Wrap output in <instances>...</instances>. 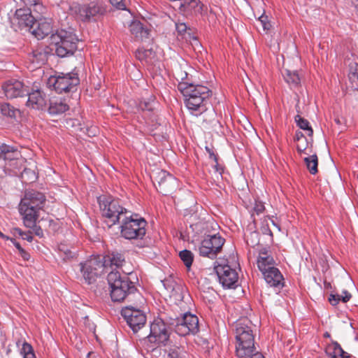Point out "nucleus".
Segmentation results:
<instances>
[{"mask_svg": "<svg viewBox=\"0 0 358 358\" xmlns=\"http://www.w3.org/2000/svg\"><path fill=\"white\" fill-rule=\"evenodd\" d=\"M187 76L186 72H181L180 76L177 78L181 80L178 85V89L182 93L185 105L190 113L199 116L207 110L206 103L212 95V92L206 86L185 81Z\"/></svg>", "mask_w": 358, "mask_h": 358, "instance_id": "nucleus-1", "label": "nucleus"}, {"mask_svg": "<svg viewBox=\"0 0 358 358\" xmlns=\"http://www.w3.org/2000/svg\"><path fill=\"white\" fill-rule=\"evenodd\" d=\"M45 201V196L40 192L31 189L24 193L19 205V212L25 227H36L39 211L43 208Z\"/></svg>", "mask_w": 358, "mask_h": 358, "instance_id": "nucleus-2", "label": "nucleus"}, {"mask_svg": "<svg viewBox=\"0 0 358 358\" xmlns=\"http://www.w3.org/2000/svg\"><path fill=\"white\" fill-rule=\"evenodd\" d=\"M23 159L20 152L14 146L5 143H0V167L3 169L6 174L17 176L21 173L24 178L25 175L31 173L32 178H36L35 173L27 169H22Z\"/></svg>", "mask_w": 358, "mask_h": 358, "instance_id": "nucleus-3", "label": "nucleus"}, {"mask_svg": "<svg viewBox=\"0 0 358 358\" xmlns=\"http://www.w3.org/2000/svg\"><path fill=\"white\" fill-rule=\"evenodd\" d=\"M110 288V297L113 301L120 302L136 292L134 282L127 275H121L120 271H110L107 276Z\"/></svg>", "mask_w": 358, "mask_h": 358, "instance_id": "nucleus-4", "label": "nucleus"}, {"mask_svg": "<svg viewBox=\"0 0 358 358\" xmlns=\"http://www.w3.org/2000/svg\"><path fill=\"white\" fill-rule=\"evenodd\" d=\"M102 216L109 227L119 223L130 211L120 204L117 199L110 196L102 195L98 198Z\"/></svg>", "mask_w": 358, "mask_h": 358, "instance_id": "nucleus-5", "label": "nucleus"}, {"mask_svg": "<svg viewBox=\"0 0 358 358\" xmlns=\"http://www.w3.org/2000/svg\"><path fill=\"white\" fill-rule=\"evenodd\" d=\"M51 41L55 45V53L59 57L73 55L78 48V38L71 30L61 29L52 34Z\"/></svg>", "mask_w": 358, "mask_h": 358, "instance_id": "nucleus-6", "label": "nucleus"}, {"mask_svg": "<svg viewBox=\"0 0 358 358\" xmlns=\"http://www.w3.org/2000/svg\"><path fill=\"white\" fill-rule=\"evenodd\" d=\"M147 222L137 214L130 211L122 219L120 226L121 236L125 239H142L146 233Z\"/></svg>", "mask_w": 358, "mask_h": 358, "instance_id": "nucleus-7", "label": "nucleus"}, {"mask_svg": "<svg viewBox=\"0 0 358 358\" xmlns=\"http://www.w3.org/2000/svg\"><path fill=\"white\" fill-rule=\"evenodd\" d=\"M80 79L77 73H59L51 76L47 81L49 88L53 89L58 94L73 92L77 90Z\"/></svg>", "mask_w": 358, "mask_h": 358, "instance_id": "nucleus-8", "label": "nucleus"}, {"mask_svg": "<svg viewBox=\"0 0 358 358\" xmlns=\"http://www.w3.org/2000/svg\"><path fill=\"white\" fill-rule=\"evenodd\" d=\"M80 280L87 285L96 282V279L105 272L104 264L100 255H92L88 259L79 264Z\"/></svg>", "mask_w": 358, "mask_h": 358, "instance_id": "nucleus-9", "label": "nucleus"}, {"mask_svg": "<svg viewBox=\"0 0 358 358\" xmlns=\"http://www.w3.org/2000/svg\"><path fill=\"white\" fill-rule=\"evenodd\" d=\"M224 243L225 239L219 234L206 235L199 245V255L213 259L221 252Z\"/></svg>", "mask_w": 358, "mask_h": 358, "instance_id": "nucleus-10", "label": "nucleus"}, {"mask_svg": "<svg viewBox=\"0 0 358 358\" xmlns=\"http://www.w3.org/2000/svg\"><path fill=\"white\" fill-rule=\"evenodd\" d=\"M173 332L178 336H189L199 332V319L195 315L186 313L182 317L177 318L171 323Z\"/></svg>", "mask_w": 358, "mask_h": 358, "instance_id": "nucleus-11", "label": "nucleus"}, {"mask_svg": "<svg viewBox=\"0 0 358 358\" xmlns=\"http://www.w3.org/2000/svg\"><path fill=\"white\" fill-rule=\"evenodd\" d=\"M106 8L101 2H90L79 6L77 14L83 22L96 21L106 13Z\"/></svg>", "mask_w": 358, "mask_h": 358, "instance_id": "nucleus-12", "label": "nucleus"}, {"mask_svg": "<svg viewBox=\"0 0 358 358\" xmlns=\"http://www.w3.org/2000/svg\"><path fill=\"white\" fill-rule=\"evenodd\" d=\"M121 314L134 334L143 327L146 322V316L144 313L133 306L122 308Z\"/></svg>", "mask_w": 358, "mask_h": 358, "instance_id": "nucleus-13", "label": "nucleus"}, {"mask_svg": "<svg viewBox=\"0 0 358 358\" xmlns=\"http://www.w3.org/2000/svg\"><path fill=\"white\" fill-rule=\"evenodd\" d=\"M219 282L224 288H234L238 279V273L229 265H218L215 266Z\"/></svg>", "mask_w": 358, "mask_h": 358, "instance_id": "nucleus-14", "label": "nucleus"}, {"mask_svg": "<svg viewBox=\"0 0 358 358\" xmlns=\"http://www.w3.org/2000/svg\"><path fill=\"white\" fill-rule=\"evenodd\" d=\"M36 17L28 31L36 38L43 39L52 32V20L48 17Z\"/></svg>", "mask_w": 358, "mask_h": 358, "instance_id": "nucleus-15", "label": "nucleus"}, {"mask_svg": "<svg viewBox=\"0 0 358 358\" xmlns=\"http://www.w3.org/2000/svg\"><path fill=\"white\" fill-rule=\"evenodd\" d=\"M36 17L32 14L31 8H21L16 10L11 23L20 29L29 30Z\"/></svg>", "mask_w": 358, "mask_h": 358, "instance_id": "nucleus-16", "label": "nucleus"}, {"mask_svg": "<svg viewBox=\"0 0 358 358\" xmlns=\"http://www.w3.org/2000/svg\"><path fill=\"white\" fill-rule=\"evenodd\" d=\"M2 90L8 99L22 96L27 93V87L17 79H10L6 81L2 85Z\"/></svg>", "mask_w": 358, "mask_h": 358, "instance_id": "nucleus-17", "label": "nucleus"}, {"mask_svg": "<svg viewBox=\"0 0 358 358\" xmlns=\"http://www.w3.org/2000/svg\"><path fill=\"white\" fill-rule=\"evenodd\" d=\"M157 182L159 191L164 195L170 194L178 186L176 178L164 170L157 173Z\"/></svg>", "mask_w": 358, "mask_h": 358, "instance_id": "nucleus-18", "label": "nucleus"}, {"mask_svg": "<svg viewBox=\"0 0 358 358\" xmlns=\"http://www.w3.org/2000/svg\"><path fill=\"white\" fill-rule=\"evenodd\" d=\"M236 354L238 357H246L256 351L254 337H235Z\"/></svg>", "mask_w": 358, "mask_h": 358, "instance_id": "nucleus-19", "label": "nucleus"}, {"mask_svg": "<svg viewBox=\"0 0 358 358\" xmlns=\"http://www.w3.org/2000/svg\"><path fill=\"white\" fill-rule=\"evenodd\" d=\"M25 95L28 96L26 103L27 107L36 110H43L46 105L45 94L40 90H33L29 92L27 90V93Z\"/></svg>", "mask_w": 358, "mask_h": 358, "instance_id": "nucleus-20", "label": "nucleus"}, {"mask_svg": "<svg viewBox=\"0 0 358 358\" xmlns=\"http://www.w3.org/2000/svg\"><path fill=\"white\" fill-rule=\"evenodd\" d=\"M261 272L264 275L266 282L271 287H273L278 289H281L283 287L284 278L278 268H270V269H267Z\"/></svg>", "mask_w": 358, "mask_h": 358, "instance_id": "nucleus-21", "label": "nucleus"}, {"mask_svg": "<svg viewBox=\"0 0 358 358\" xmlns=\"http://www.w3.org/2000/svg\"><path fill=\"white\" fill-rule=\"evenodd\" d=\"M100 259L101 263L104 264V271H107L108 268H110L113 271H119L120 267L124 263V258L122 255L120 253H111L106 256H101Z\"/></svg>", "mask_w": 358, "mask_h": 358, "instance_id": "nucleus-22", "label": "nucleus"}, {"mask_svg": "<svg viewBox=\"0 0 358 358\" xmlns=\"http://www.w3.org/2000/svg\"><path fill=\"white\" fill-rule=\"evenodd\" d=\"M275 261L271 255V251L268 248H262L259 252L257 258V266L260 271H264L270 268H275Z\"/></svg>", "mask_w": 358, "mask_h": 358, "instance_id": "nucleus-23", "label": "nucleus"}, {"mask_svg": "<svg viewBox=\"0 0 358 358\" xmlns=\"http://www.w3.org/2000/svg\"><path fill=\"white\" fill-rule=\"evenodd\" d=\"M173 331V327L167 329L166 324L161 318L155 319L150 324V332L148 336H170Z\"/></svg>", "mask_w": 358, "mask_h": 358, "instance_id": "nucleus-24", "label": "nucleus"}, {"mask_svg": "<svg viewBox=\"0 0 358 358\" xmlns=\"http://www.w3.org/2000/svg\"><path fill=\"white\" fill-rule=\"evenodd\" d=\"M69 109V106L65 99H55L50 101L48 113L51 115H62Z\"/></svg>", "mask_w": 358, "mask_h": 358, "instance_id": "nucleus-25", "label": "nucleus"}, {"mask_svg": "<svg viewBox=\"0 0 358 358\" xmlns=\"http://www.w3.org/2000/svg\"><path fill=\"white\" fill-rule=\"evenodd\" d=\"M129 30L137 40L143 41L149 35V30L140 21H132L129 25Z\"/></svg>", "mask_w": 358, "mask_h": 358, "instance_id": "nucleus-26", "label": "nucleus"}, {"mask_svg": "<svg viewBox=\"0 0 358 358\" xmlns=\"http://www.w3.org/2000/svg\"><path fill=\"white\" fill-rule=\"evenodd\" d=\"M203 5L199 0H184L181 3L180 9L182 12L187 13H201Z\"/></svg>", "mask_w": 358, "mask_h": 358, "instance_id": "nucleus-27", "label": "nucleus"}, {"mask_svg": "<svg viewBox=\"0 0 358 358\" xmlns=\"http://www.w3.org/2000/svg\"><path fill=\"white\" fill-rule=\"evenodd\" d=\"M47 52L42 49L33 50L29 56V61L34 65V68H39L47 61Z\"/></svg>", "mask_w": 358, "mask_h": 358, "instance_id": "nucleus-28", "label": "nucleus"}, {"mask_svg": "<svg viewBox=\"0 0 358 358\" xmlns=\"http://www.w3.org/2000/svg\"><path fill=\"white\" fill-rule=\"evenodd\" d=\"M326 352L329 358H351L337 342L329 345Z\"/></svg>", "mask_w": 358, "mask_h": 358, "instance_id": "nucleus-29", "label": "nucleus"}, {"mask_svg": "<svg viewBox=\"0 0 358 358\" xmlns=\"http://www.w3.org/2000/svg\"><path fill=\"white\" fill-rule=\"evenodd\" d=\"M155 56V52L152 49H144L139 48L136 51V57L141 62H145L148 64H153V59Z\"/></svg>", "mask_w": 358, "mask_h": 358, "instance_id": "nucleus-30", "label": "nucleus"}, {"mask_svg": "<svg viewBox=\"0 0 358 358\" xmlns=\"http://www.w3.org/2000/svg\"><path fill=\"white\" fill-rule=\"evenodd\" d=\"M283 76L285 81L291 86V87H296L300 83V77L297 73V71L285 70L283 73Z\"/></svg>", "mask_w": 358, "mask_h": 358, "instance_id": "nucleus-31", "label": "nucleus"}, {"mask_svg": "<svg viewBox=\"0 0 358 358\" xmlns=\"http://www.w3.org/2000/svg\"><path fill=\"white\" fill-rule=\"evenodd\" d=\"M58 253L64 261L72 259L76 255L75 252L71 251L69 247L64 243H61L58 245Z\"/></svg>", "mask_w": 358, "mask_h": 358, "instance_id": "nucleus-32", "label": "nucleus"}, {"mask_svg": "<svg viewBox=\"0 0 358 358\" xmlns=\"http://www.w3.org/2000/svg\"><path fill=\"white\" fill-rule=\"evenodd\" d=\"M305 164L310 173L315 175L317 172L318 159L316 154L304 158Z\"/></svg>", "mask_w": 358, "mask_h": 358, "instance_id": "nucleus-33", "label": "nucleus"}, {"mask_svg": "<svg viewBox=\"0 0 358 358\" xmlns=\"http://www.w3.org/2000/svg\"><path fill=\"white\" fill-rule=\"evenodd\" d=\"M0 110L3 115L10 117H16L17 115H20V113L19 109L15 108L13 106L8 103H1Z\"/></svg>", "mask_w": 358, "mask_h": 358, "instance_id": "nucleus-34", "label": "nucleus"}, {"mask_svg": "<svg viewBox=\"0 0 358 358\" xmlns=\"http://www.w3.org/2000/svg\"><path fill=\"white\" fill-rule=\"evenodd\" d=\"M139 342L148 351L153 350L158 347V337H143L139 339Z\"/></svg>", "mask_w": 358, "mask_h": 358, "instance_id": "nucleus-35", "label": "nucleus"}, {"mask_svg": "<svg viewBox=\"0 0 358 358\" xmlns=\"http://www.w3.org/2000/svg\"><path fill=\"white\" fill-rule=\"evenodd\" d=\"M295 121L296 122L297 126L300 129L308 131V136L309 137L313 136V130L311 128V127L310 126V123L307 120H306V119L301 117L300 115H297L295 117Z\"/></svg>", "mask_w": 358, "mask_h": 358, "instance_id": "nucleus-36", "label": "nucleus"}, {"mask_svg": "<svg viewBox=\"0 0 358 358\" xmlns=\"http://www.w3.org/2000/svg\"><path fill=\"white\" fill-rule=\"evenodd\" d=\"M179 257L185 266L189 269L194 261L193 253L188 250H183L179 252Z\"/></svg>", "mask_w": 358, "mask_h": 358, "instance_id": "nucleus-37", "label": "nucleus"}, {"mask_svg": "<svg viewBox=\"0 0 358 358\" xmlns=\"http://www.w3.org/2000/svg\"><path fill=\"white\" fill-rule=\"evenodd\" d=\"M349 78L352 82L358 81V63L351 62L349 64Z\"/></svg>", "mask_w": 358, "mask_h": 358, "instance_id": "nucleus-38", "label": "nucleus"}, {"mask_svg": "<svg viewBox=\"0 0 358 358\" xmlns=\"http://www.w3.org/2000/svg\"><path fill=\"white\" fill-rule=\"evenodd\" d=\"M21 352L23 354V358H36L32 346L26 342L22 345Z\"/></svg>", "mask_w": 358, "mask_h": 358, "instance_id": "nucleus-39", "label": "nucleus"}, {"mask_svg": "<svg viewBox=\"0 0 358 358\" xmlns=\"http://www.w3.org/2000/svg\"><path fill=\"white\" fill-rule=\"evenodd\" d=\"M31 10L34 16L43 17L42 15L45 12L46 8L38 1L31 7Z\"/></svg>", "mask_w": 358, "mask_h": 358, "instance_id": "nucleus-40", "label": "nucleus"}, {"mask_svg": "<svg viewBox=\"0 0 358 358\" xmlns=\"http://www.w3.org/2000/svg\"><path fill=\"white\" fill-rule=\"evenodd\" d=\"M155 102L154 100L149 101H141L138 104V108L141 110L151 111L154 108Z\"/></svg>", "mask_w": 358, "mask_h": 358, "instance_id": "nucleus-41", "label": "nucleus"}, {"mask_svg": "<svg viewBox=\"0 0 358 358\" xmlns=\"http://www.w3.org/2000/svg\"><path fill=\"white\" fill-rule=\"evenodd\" d=\"M236 336H252V331L248 327H243L241 324H236Z\"/></svg>", "mask_w": 358, "mask_h": 358, "instance_id": "nucleus-42", "label": "nucleus"}, {"mask_svg": "<svg viewBox=\"0 0 358 358\" xmlns=\"http://www.w3.org/2000/svg\"><path fill=\"white\" fill-rule=\"evenodd\" d=\"M15 232L22 237V239L27 241L28 242H31L33 240V236L30 231L24 232L22 231L19 228L15 229Z\"/></svg>", "mask_w": 358, "mask_h": 358, "instance_id": "nucleus-43", "label": "nucleus"}, {"mask_svg": "<svg viewBox=\"0 0 358 358\" xmlns=\"http://www.w3.org/2000/svg\"><path fill=\"white\" fill-rule=\"evenodd\" d=\"M265 210V207L264 203L262 201H256L255 203V206L253 208L254 212L257 215H260Z\"/></svg>", "mask_w": 358, "mask_h": 358, "instance_id": "nucleus-44", "label": "nucleus"}, {"mask_svg": "<svg viewBox=\"0 0 358 358\" xmlns=\"http://www.w3.org/2000/svg\"><path fill=\"white\" fill-rule=\"evenodd\" d=\"M259 21L261 22L262 26L264 31H267L270 29L271 24L268 22V17L266 15H262L259 17Z\"/></svg>", "mask_w": 358, "mask_h": 358, "instance_id": "nucleus-45", "label": "nucleus"}, {"mask_svg": "<svg viewBox=\"0 0 358 358\" xmlns=\"http://www.w3.org/2000/svg\"><path fill=\"white\" fill-rule=\"evenodd\" d=\"M341 301H342V299L340 294H331L329 295V301L332 306H336Z\"/></svg>", "mask_w": 358, "mask_h": 358, "instance_id": "nucleus-46", "label": "nucleus"}, {"mask_svg": "<svg viewBox=\"0 0 358 358\" xmlns=\"http://www.w3.org/2000/svg\"><path fill=\"white\" fill-rule=\"evenodd\" d=\"M110 3L117 9L124 10L125 5L123 3V0H109Z\"/></svg>", "mask_w": 358, "mask_h": 358, "instance_id": "nucleus-47", "label": "nucleus"}, {"mask_svg": "<svg viewBox=\"0 0 358 358\" xmlns=\"http://www.w3.org/2000/svg\"><path fill=\"white\" fill-rule=\"evenodd\" d=\"M85 324L86 325V329H89V332L88 333H93L94 334L95 333V329H96V327L94 325V324L93 322H90L88 317H86L85 318Z\"/></svg>", "mask_w": 358, "mask_h": 358, "instance_id": "nucleus-48", "label": "nucleus"}, {"mask_svg": "<svg viewBox=\"0 0 358 358\" xmlns=\"http://www.w3.org/2000/svg\"><path fill=\"white\" fill-rule=\"evenodd\" d=\"M187 26L185 23H179L176 24V29L178 33L182 34L185 33L187 30Z\"/></svg>", "mask_w": 358, "mask_h": 358, "instance_id": "nucleus-49", "label": "nucleus"}, {"mask_svg": "<svg viewBox=\"0 0 358 358\" xmlns=\"http://www.w3.org/2000/svg\"><path fill=\"white\" fill-rule=\"evenodd\" d=\"M341 296L342 301L343 303H346L351 299L352 296L347 290H343V294L341 295Z\"/></svg>", "mask_w": 358, "mask_h": 358, "instance_id": "nucleus-50", "label": "nucleus"}, {"mask_svg": "<svg viewBox=\"0 0 358 358\" xmlns=\"http://www.w3.org/2000/svg\"><path fill=\"white\" fill-rule=\"evenodd\" d=\"M295 140L301 142V141H307V138L305 137L301 131H296L295 134Z\"/></svg>", "mask_w": 358, "mask_h": 358, "instance_id": "nucleus-51", "label": "nucleus"}, {"mask_svg": "<svg viewBox=\"0 0 358 358\" xmlns=\"http://www.w3.org/2000/svg\"><path fill=\"white\" fill-rule=\"evenodd\" d=\"M169 341V337H158V347L161 345L165 346Z\"/></svg>", "mask_w": 358, "mask_h": 358, "instance_id": "nucleus-52", "label": "nucleus"}, {"mask_svg": "<svg viewBox=\"0 0 358 358\" xmlns=\"http://www.w3.org/2000/svg\"><path fill=\"white\" fill-rule=\"evenodd\" d=\"M26 5V8H31L34 6L39 0H22Z\"/></svg>", "mask_w": 358, "mask_h": 358, "instance_id": "nucleus-53", "label": "nucleus"}, {"mask_svg": "<svg viewBox=\"0 0 358 358\" xmlns=\"http://www.w3.org/2000/svg\"><path fill=\"white\" fill-rule=\"evenodd\" d=\"M245 358H265L264 355L257 351H255L251 355L246 357Z\"/></svg>", "mask_w": 358, "mask_h": 358, "instance_id": "nucleus-54", "label": "nucleus"}, {"mask_svg": "<svg viewBox=\"0 0 358 358\" xmlns=\"http://www.w3.org/2000/svg\"><path fill=\"white\" fill-rule=\"evenodd\" d=\"M6 240H10L13 243L14 246L18 250L19 252L23 249L21 247L20 244L18 242H17L14 238L8 237V238H6Z\"/></svg>", "mask_w": 358, "mask_h": 358, "instance_id": "nucleus-55", "label": "nucleus"}, {"mask_svg": "<svg viewBox=\"0 0 358 358\" xmlns=\"http://www.w3.org/2000/svg\"><path fill=\"white\" fill-rule=\"evenodd\" d=\"M19 252L24 260H28L29 259L30 255L24 249L20 250Z\"/></svg>", "mask_w": 358, "mask_h": 358, "instance_id": "nucleus-56", "label": "nucleus"}, {"mask_svg": "<svg viewBox=\"0 0 358 358\" xmlns=\"http://www.w3.org/2000/svg\"><path fill=\"white\" fill-rule=\"evenodd\" d=\"M169 357L170 358H180V355H179L178 352L176 350H171L169 353Z\"/></svg>", "mask_w": 358, "mask_h": 358, "instance_id": "nucleus-57", "label": "nucleus"}, {"mask_svg": "<svg viewBox=\"0 0 358 358\" xmlns=\"http://www.w3.org/2000/svg\"><path fill=\"white\" fill-rule=\"evenodd\" d=\"M250 236L252 238H255V239H257V241H252L251 244L252 245L257 244L258 242L257 238H258L259 234L256 231H252L250 233Z\"/></svg>", "mask_w": 358, "mask_h": 358, "instance_id": "nucleus-58", "label": "nucleus"}, {"mask_svg": "<svg viewBox=\"0 0 358 358\" xmlns=\"http://www.w3.org/2000/svg\"><path fill=\"white\" fill-rule=\"evenodd\" d=\"M296 149L298 152L301 154L305 152V150H306V146H301V143H299L296 146Z\"/></svg>", "mask_w": 358, "mask_h": 358, "instance_id": "nucleus-59", "label": "nucleus"}, {"mask_svg": "<svg viewBox=\"0 0 358 358\" xmlns=\"http://www.w3.org/2000/svg\"><path fill=\"white\" fill-rule=\"evenodd\" d=\"M35 234H36V235H37L38 236H43V231L40 227H38L36 229Z\"/></svg>", "mask_w": 358, "mask_h": 358, "instance_id": "nucleus-60", "label": "nucleus"}, {"mask_svg": "<svg viewBox=\"0 0 358 358\" xmlns=\"http://www.w3.org/2000/svg\"><path fill=\"white\" fill-rule=\"evenodd\" d=\"M353 4L355 5V7L357 10V15H358V0H355L353 1Z\"/></svg>", "mask_w": 358, "mask_h": 358, "instance_id": "nucleus-61", "label": "nucleus"}, {"mask_svg": "<svg viewBox=\"0 0 358 358\" xmlns=\"http://www.w3.org/2000/svg\"><path fill=\"white\" fill-rule=\"evenodd\" d=\"M271 222L273 225L275 226L278 229V231H280V227L278 224H276L273 220H271Z\"/></svg>", "mask_w": 358, "mask_h": 358, "instance_id": "nucleus-62", "label": "nucleus"}, {"mask_svg": "<svg viewBox=\"0 0 358 358\" xmlns=\"http://www.w3.org/2000/svg\"><path fill=\"white\" fill-rule=\"evenodd\" d=\"M301 143V146H306V148H307L309 144V141L307 139V141H304V143Z\"/></svg>", "mask_w": 358, "mask_h": 358, "instance_id": "nucleus-63", "label": "nucleus"}, {"mask_svg": "<svg viewBox=\"0 0 358 358\" xmlns=\"http://www.w3.org/2000/svg\"><path fill=\"white\" fill-rule=\"evenodd\" d=\"M0 237H1L2 238H4V239H5V238H8V236H7L4 235V234H3V233H1V231H0Z\"/></svg>", "mask_w": 358, "mask_h": 358, "instance_id": "nucleus-64", "label": "nucleus"}]
</instances>
